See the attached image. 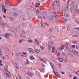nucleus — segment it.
Returning <instances> with one entry per match:
<instances>
[{
	"instance_id": "obj_24",
	"label": "nucleus",
	"mask_w": 79,
	"mask_h": 79,
	"mask_svg": "<svg viewBox=\"0 0 79 79\" xmlns=\"http://www.w3.org/2000/svg\"><path fill=\"white\" fill-rule=\"evenodd\" d=\"M74 37H79V35L77 34H76L75 35H73Z\"/></svg>"
},
{
	"instance_id": "obj_57",
	"label": "nucleus",
	"mask_w": 79,
	"mask_h": 79,
	"mask_svg": "<svg viewBox=\"0 0 79 79\" xmlns=\"http://www.w3.org/2000/svg\"><path fill=\"white\" fill-rule=\"evenodd\" d=\"M40 48L41 49H44V47L42 46H40Z\"/></svg>"
},
{
	"instance_id": "obj_44",
	"label": "nucleus",
	"mask_w": 79,
	"mask_h": 79,
	"mask_svg": "<svg viewBox=\"0 0 79 79\" xmlns=\"http://www.w3.org/2000/svg\"><path fill=\"white\" fill-rule=\"evenodd\" d=\"M76 23L77 24H79V20H76Z\"/></svg>"
},
{
	"instance_id": "obj_25",
	"label": "nucleus",
	"mask_w": 79,
	"mask_h": 79,
	"mask_svg": "<svg viewBox=\"0 0 79 79\" xmlns=\"http://www.w3.org/2000/svg\"><path fill=\"white\" fill-rule=\"evenodd\" d=\"M75 12L76 13H79V10L77 9H76L75 10Z\"/></svg>"
},
{
	"instance_id": "obj_39",
	"label": "nucleus",
	"mask_w": 79,
	"mask_h": 79,
	"mask_svg": "<svg viewBox=\"0 0 79 79\" xmlns=\"http://www.w3.org/2000/svg\"><path fill=\"white\" fill-rule=\"evenodd\" d=\"M72 47H73V48H75V47H76V45H73L72 46Z\"/></svg>"
},
{
	"instance_id": "obj_19",
	"label": "nucleus",
	"mask_w": 79,
	"mask_h": 79,
	"mask_svg": "<svg viewBox=\"0 0 79 79\" xmlns=\"http://www.w3.org/2000/svg\"><path fill=\"white\" fill-rule=\"evenodd\" d=\"M66 48H68V43H66L65 44Z\"/></svg>"
},
{
	"instance_id": "obj_14",
	"label": "nucleus",
	"mask_w": 79,
	"mask_h": 79,
	"mask_svg": "<svg viewBox=\"0 0 79 79\" xmlns=\"http://www.w3.org/2000/svg\"><path fill=\"white\" fill-rule=\"evenodd\" d=\"M43 17H44L46 15V12H43L42 13Z\"/></svg>"
},
{
	"instance_id": "obj_64",
	"label": "nucleus",
	"mask_w": 79,
	"mask_h": 79,
	"mask_svg": "<svg viewBox=\"0 0 79 79\" xmlns=\"http://www.w3.org/2000/svg\"><path fill=\"white\" fill-rule=\"evenodd\" d=\"M8 4H9V5H10V6H11V3L8 2Z\"/></svg>"
},
{
	"instance_id": "obj_11",
	"label": "nucleus",
	"mask_w": 79,
	"mask_h": 79,
	"mask_svg": "<svg viewBox=\"0 0 79 79\" xmlns=\"http://www.w3.org/2000/svg\"><path fill=\"white\" fill-rule=\"evenodd\" d=\"M9 35H10V33L6 34L4 36L6 38H8V37L9 36Z\"/></svg>"
},
{
	"instance_id": "obj_2",
	"label": "nucleus",
	"mask_w": 79,
	"mask_h": 79,
	"mask_svg": "<svg viewBox=\"0 0 79 79\" xmlns=\"http://www.w3.org/2000/svg\"><path fill=\"white\" fill-rule=\"evenodd\" d=\"M54 5L58 7V8L59 10H60V8L61 7V6L60 4V3L59 2V0H55L54 1Z\"/></svg>"
},
{
	"instance_id": "obj_4",
	"label": "nucleus",
	"mask_w": 79,
	"mask_h": 79,
	"mask_svg": "<svg viewBox=\"0 0 79 79\" xmlns=\"http://www.w3.org/2000/svg\"><path fill=\"white\" fill-rule=\"evenodd\" d=\"M27 74L29 77H32L34 75V73L30 72H27Z\"/></svg>"
},
{
	"instance_id": "obj_7",
	"label": "nucleus",
	"mask_w": 79,
	"mask_h": 79,
	"mask_svg": "<svg viewBox=\"0 0 79 79\" xmlns=\"http://www.w3.org/2000/svg\"><path fill=\"white\" fill-rule=\"evenodd\" d=\"M48 19L50 21H52V19H53V16L52 15H49L48 16Z\"/></svg>"
},
{
	"instance_id": "obj_10",
	"label": "nucleus",
	"mask_w": 79,
	"mask_h": 79,
	"mask_svg": "<svg viewBox=\"0 0 79 79\" xmlns=\"http://www.w3.org/2000/svg\"><path fill=\"white\" fill-rule=\"evenodd\" d=\"M13 15H14V16H15V17H18L19 15L18 13H16L15 12H13Z\"/></svg>"
},
{
	"instance_id": "obj_35",
	"label": "nucleus",
	"mask_w": 79,
	"mask_h": 79,
	"mask_svg": "<svg viewBox=\"0 0 79 79\" xmlns=\"http://www.w3.org/2000/svg\"><path fill=\"white\" fill-rule=\"evenodd\" d=\"M64 16H65V17H69V15H68L67 14H65L64 15Z\"/></svg>"
},
{
	"instance_id": "obj_15",
	"label": "nucleus",
	"mask_w": 79,
	"mask_h": 79,
	"mask_svg": "<svg viewBox=\"0 0 79 79\" xmlns=\"http://www.w3.org/2000/svg\"><path fill=\"white\" fill-rule=\"evenodd\" d=\"M0 26L2 28H4V27L5 26V23H2V24H0Z\"/></svg>"
},
{
	"instance_id": "obj_62",
	"label": "nucleus",
	"mask_w": 79,
	"mask_h": 79,
	"mask_svg": "<svg viewBox=\"0 0 79 79\" xmlns=\"http://www.w3.org/2000/svg\"><path fill=\"white\" fill-rule=\"evenodd\" d=\"M14 29L16 31H17V30H18V29H16V28H14Z\"/></svg>"
},
{
	"instance_id": "obj_52",
	"label": "nucleus",
	"mask_w": 79,
	"mask_h": 79,
	"mask_svg": "<svg viewBox=\"0 0 79 79\" xmlns=\"http://www.w3.org/2000/svg\"><path fill=\"white\" fill-rule=\"evenodd\" d=\"M2 58L3 60H5V57H4V56H2Z\"/></svg>"
},
{
	"instance_id": "obj_34",
	"label": "nucleus",
	"mask_w": 79,
	"mask_h": 79,
	"mask_svg": "<svg viewBox=\"0 0 79 79\" xmlns=\"http://www.w3.org/2000/svg\"><path fill=\"white\" fill-rule=\"evenodd\" d=\"M55 57H52V61H55Z\"/></svg>"
},
{
	"instance_id": "obj_31",
	"label": "nucleus",
	"mask_w": 79,
	"mask_h": 79,
	"mask_svg": "<svg viewBox=\"0 0 79 79\" xmlns=\"http://www.w3.org/2000/svg\"><path fill=\"white\" fill-rule=\"evenodd\" d=\"M55 49V47H52V52L53 53L54 52V50Z\"/></svg>"
},
{
	"instance_id": "obj_55",
	"label": "nucleus",
	"mask_w": 79,
	"mask_h": 79,
	"mask_svg": "<svg viewBox=\"0 0 79 79\" xmlns=\"http://www.w3.org/2000/svg\"><path fill=\"white\" fill-rule=\"evenodd\" d=\"M16 69H19V68H18V66H16Z\"/></svg>"
},
{
	"instance_id": "obj_32",
	"label": "nucleus",
	"mask_w": 79,
	"mask_h": 79,
	"mask_svg": "<svg viewBox=\"0 0 79 79\" xmlns=\"http://www.w3.org/2000/svg\"><path fill=\"white\" fill-rule=\"evenodd\" d=\"M22 54H23V55H24V56H23L24 57H26V53H25L24 52H23V53H22Z\"/></svg>"
},
{
	"instance_id": "obj_36",
	"label": "nucleus",
	"mask_w": 79,
	"mask_h": 79,
	"mask_svg": "<svg viewBox=\"0 0 79 79\" xmlns=\"http://www.w3.org/2000/svg\"><path fill=\"white\" fill-rule=\"evenodd\" d=\"M13 10H14V11H17V8L15 7L13 8Z\"/></svg>"
},
{
	"instance_id": "obj_23",
	"label": "nucleus",
	"mask_w": 79,
	"mask_h": 79,
	"mask_svg": "<svg viewBox=\"0 0 79 79\" xmlns=\"http://www.w3.org/2000/svg\"><path fill=\"white\" fill-rule=\"evenodd\" d=\"M48 46L49 50H50V49H51V48H52V46H51V45H50V44H48Z\"/></svg>"
},
{
	"instance_id": "obj_38",
	"label": "nucleus",
	"mask_w": 79,
	"mask_h": 79,
	"mask_svg": "<svg viewBox=\"0 0 79 79\" xmlns=\"http://www.w3.org/2000/svg\"><path fill=\"white\" fill-rule=\"evenodd\" d=\"M22 34H24L25 33V31H24V30H22Z\"/></svg>"
},
{
	"instance_id": "obj_58",
	"label": "nucleus",
	"mask_w": 79,
	"mask_h": 79,
	"mask_svg": "<svg viewBox=\"0 0 79 79\" xmlns=\"http://www.w3.org/2000/svg\"><path fill=\"white\" fill-rule=\"evenodd\" d=\"M19 77L20 79H21V76H20L19 75Z\"/></svg>"
},
{
	"instance_id": "obj_12",
	"label": "nucleus",
	"mask_w": 79,
	"mask_h": 79,
	"mask_svg": "<svg viewBox=\"0 0 79 79\" xmlns=\"http://www.w3.org/2000/svg\"><path fill=\"white\" fill-rule=\"evenodd\" d=\"M64 48V45H63L59 48V50H63Z\"/></svg>"
},
{
	"instance_id": "obj_28",
	"label": "nucleus",
	"mask_w": 79,
	"mask_h": 79,
	"mask_svg": "<svg viewBox=\"0 0 79 79\" xmlns=\"http://www.w3.org/2000/svg\"><path fill=\"white\" fill-rule=\"evenodd\" d=\"M62 18H63V19L64 21H65V22H66L68 21V19H66L64 18L63 17H62Z\"/></svg>"
},
{
	"instance_id": "obj_18",
	"label": "nucleus",
	"mask_w": 79,
	"mask_h": 79,
	"mask_svg": "<svg viewBox=\"0 0 79 79\" xmlns=\"http://www.w3.org/2000/svg\"><path fill=\"white\" fill-rule=\"evenodd\" d=\"M40 24L41 27H43V28H45V26L44 25H43L42 23H40Z\"/></svg>"
},
{
	"instance_id": "obj_29",
	"label": "nucleus",
	"mask_w": 79,
	"mask_h": 79,
	"mask_svg": "<svg viewBox=\"0 0 79 79\" xmlns=\"http://www.w3.org/2000/svg\"><path fill=\"white\" fill-rule=\"evenodd\" d=\"M40 71L41 73H44V69H41L40 70Z\"/></svg>"
},
{
	"instance_id": "obj_30",
	"label": "nucleus",
	"mask_w": 79,
	"mask_h": 79,
	"mask_svg": "<svg viewBox=\"0 0 79 79\" xmlns=\"http://www.w3.org/2000/svg\"><path fill=\"white\" fill-rule=\"evenodd\" d=\"M30 59H35V58H34V56H30Z\"/></svg>"
},
{
	"instance_id": "obj_5",
	"label": "nucleus",
	"mask_w": 79,
	"mask_h": 79,
	"mask_svg": "<svg viewBox=\"0 0 79 79\" xmlns=\"http://www.w3.org/2000/svg\"><path fill=\"white\" fill-rule=\"evenodd\" d=\"M71 4L73 6H75V7H77L78 5L76 3L74 2V1H72Z\"/></svg>"
},
{
	"instance_id": "obj_33",
	"label": "nucleus",
	"mask_w": 79,
	"mask_h": 79,
	"mask_svg": "<svg viewBox=\"0 0 79 79\" xmlns=\"http://www.w3.org/2000/svg\"><path fill=\"white\" fill-rule=\"evenodd\" d=\"M74 53L76 55H77L78 54V52H77V51H75Z\"/></svg>"
},
{
	"instance_id": "obj_6",
	"label": "nucleus",
	"mask_w": 79,
	"mask_h": 79,
	"mask_svg": "<svg viewBox=\"0 0 79 79\" xmlns=\"http://www.w3.org/2000/svg\"><path fill=\"white\" fill-rule=\"evenodd\" d=\"M27 50L29 52H30V54L31 53H35L34 51L33 50V49L31 48H28Z\"/></svg>"
},
{
	"instance_id": "obj_56",
	"label": "nucleus",
	"mask_w": 79,
	"mask_h": 79,
	"mask_svg": "<svg viewBox=\"0 0 79 79\" xmlns=\"http://www.w3.org/2000/svg\"><path fill=\"white\" fill-rule=\"evenodd\" d=\"M38 18L39 19H42V17H40V16L39 17H38Z\"/></svg>"
},
{
	"instance_id": "obj_54",
	"label": "nucleus",
	"mask_w": 79,
	"mask_h": 79,
	"mask_svg": "<svg viewBox=\"0 0 79 79\" xmlns=\"http://www.w3.org/2000/svg\"><path fill=\"white\" fill-rule=\"evenodd\" d=\"M60 56V53H58L57 54V56Z\"/></svg>"
},
{
	"instance_id": "obj_45",
	"label": "nucleus",
	"mask_w": 79,
	"mask_h": 79,
	"mask_svg": "<svg viewBox=\"0 0 79 79\" xmlns=\"http://www.w3.org/2000/svg\"><path fill=\"white\" fill-rule=\"evenodd\" d=\"M28 42L30 43H31V42H32V41L31 40H28Z\"/></svg>"
},
{
	"instance_id": "obj_48",
	"label": "nucleus",
	"mask_w": 79,
	"mask_h": 79,
	"mask_svg": "<svg viewBox=\"0 0 79 79\" xmlns=\"http://www.w3.org/2000/svg\"><path fill=\"white\" fill-rule=\"evenodd\" d=\"M35 42H36V43H37V42H38V40H37L35 39Z\"/></svg>"
},
{
	"instance_id": "obj_40",
	"label": "nucleus",
	"mask_w": 79,
	"mask_h": 79,
	"mask_svg": "<svg viewBox=\"0 0 79 79\" xmlns=\"http://www.w3.org/2000/svg\"><path fill=\"white\" fill-rule=\"evenodd\" d=\"M22 26H25V24L24 23H22Z\"/></svg>"
},
{
	"instance_id": "obj_8",
	"label": "nucleus",
	"mask_w": 79,
	"mask_h": 79,
	"mask_svg": "<svg viewBox=\"0 0 79 79\" xmlns=\"http://www.w3.org/2000/svg\"><path fill=\"white\" fill-rule=\"evenodd\" d=\"M53 72L54 74H55L56 76H57V77L59 78L60 77V75H59V74H58V73L55 72L54 70H53Z\"/></svg>"
},
{
	"instance_id": "obj_51",
	"label": "nucleus",
	"mask_w": 79,
	"mask_h": 79,
	"mask_svg": "<svg viewBox=\"0 0 79 79\" xmlns=\"http://www.w3.org/2000/svg\"><path fill=\"white\" fill-rule=\"evenodd\" d=\"M64 61H65V62H67V61H68V60H67V59L65 58L64 59Z\"/></svg>"
},
{
	"instance_id": "obj_21",
	"label": "nucleus",
	"mask_w": 79,
	"mask_h": 79,
	"mask_svg": "<svg viewBox=\"0 0 79 79\" xmlns=\"http://www.w3.org/2000/svg\"><path fill=\"white\" fill-rule=\"evenodd\" d=\"M75 74H77V75H78V76L79 75V71L78 70L77 72L75 73Z\"/></svg>"
},
{
	"instance_id": "obj_63",
	"label": "nucleus",
	"mask_w": 79,
	"mask_h": 79,
	"mask_svg": "<svg viewBox=\"0 0 79 79\" xmlns=\"http://www.w3.org/2000/svg\"><path fill=\"white\" fill-rule=\"evenodd\" d=\"M20 25H19L18 26V28H20Z\"/></svg>"
},
{
	"instance_id": "obj_60",
	"label": "nucleus",
	"mask_w": 79,
	"mask_h": 79,
	"mask_svg": "<svg viewBox=\"0 0 79 79\" xmlns=\"http://www.w3.org/2000/svg\"><path fill=\"white\" fill-rule=\"evenodd\" d=\"M40 13V12H39V11L37 10V13H38V14H39Z\"/></svg>"
},
{
	"instance_id": "obj_26",
	"label": "nucleus",
	"mask_w": 79,
	"mask_h": 79,
	"mask_svg": "<svg viewBox=\"0 0 79 79\" xmlns=\"http://www.w3.org/2000/svg\"><path fill=\"white\" fill-rule=\"evenodd\" d=\"M36 6V7H39L40 6V3H37L35 5Z\"/></svg>"
},
{
	"instance_id": "obj_49",
	"label": "nucleus",
	"mask_w": 79,
	"mask_h": 79,
	"mask_svg": "<svg viewBox=\"0 0 79 79\" xmlns=\"http://www.w3.org/2000/svg\"><path fill=\"white\" fill-rule=\"evenodd\" d=\"M43 59H41V58H40V61H43Z\"/></svg>"
},
{
	"instance_id": "obj_13",
	"label": "nucleus",
	"mask_w": 79,
	"mask_h": 79,
	"mask_svg": "<svg viewBox=\"0 0 79 79\" xmlns=\"http://www.w3.org/2000/svg\"><path fill=\"white\" fill-rule=\"evenodd\" d=\"M69 6V4L66 5L65 6V8L66 10H67L68 9V8Z\"/></svg>"
},
{
	"instance_id": "obj_50",
	"label": "nucleus",
	"mask_w": 79,
	"mask_h": 79,
	"mask_svg": "<svg viewBox=\"0 0 79 79\" xmlns=\"http://www.w3.org/2000/svg\"><path fill=\"white\" fill-rule=\"evenodd\" d=\"M70 27H68L67 28V30L68 31H69V30H70Z\"/></svg>"
},
{
	"instance_id": "obj_41",
	"label": "nucleus",
	"mask_w": 79,
	"mask_h": 79,
	"mask_svg": "<svg viewBox=\"0 0 79 79\" xmlns=\"http://www.w3.org/2000/svg\"><path fill=\"white\" fill-rule=\"evenodd\" d=\"M51 66L52 68V69H53V64L52 63L51 64Z\"/></svg>"
},
{
	"instance_id": "obj_9",
	"label": "nucleus",
	"mask_w": 79,
	"mask_h": 79,
	"mask_svg": "<svg viewBox=\"0 0 79 79\" xmlns=\"http://www.w3.org/2000/svg\"><path fill=\"white\" fill-rule=\"evenodd\" d=\"M53 28H50L49 29L48 31L49 33H50V34H52V33L53 32Z\"/></svg>"
},
{
	"instance_id": "obj_17",
	"label": "nucleus",
	"mask_w": 79,
	"mask_h": 79,
	"mask_svg": "<svg viewBox=\"0 0 79 79\" xmlns=\"http://www.w3.org/2000/svg\"><path fill=\"white\" fill-rule=\"evenodd\" d=\"M57 59L59 60V61H60V62H62V61H63V59H62L61 58L59 57H57Z\"/></svg>"
},
{
	"instance_id": "obj_37",
	"label": "nucleus",
	"mask_w": 79,
	"mask_h": 79,
	"mask_svg": "<svg viewBox=\"0 0 79 79\" xmlns=\"http://www.w3.org/2000/svg\"><path fill=\"white\" fill-rule=\"evenodd\" d=\"M23 39H21L20 40H19V43H21V42H22V41H23Z\"/></svg>"
},
{
	"instance_id": "obj_22",
	"label": "nucleus",
	"mask_w": 79,
	"mask_h": 79,
	"mask_svg": "<svg viewBox=\"0 0 79 79\" xmlns=\"http://www.w3.org/2000/svg\"><path fill=\"white\" fill-rule=\"evenodd\" d=\"M47 61V59H43V61H43V62H44V63H46V61Z\"/></svg>"
},
{
	"instance_id": "obj_59",
	"label": "nucleus",
	"mask_w": 79,
	"mask_h": 79,
	"mask_svg": "<svg viewBox=\"0 0 79 79\" xmlns=\"http://www.w3.org/2000/svg\"><path fill=\"white\" fill-rule=\"evenodd\" d=\"M22 0H18V1L19 2H21Z\"/></svg>"
},
{
	"instance_id": "obj_43",
	"label": "nucleus",
	"mask_w": 79,
	"mask_h": 79,
	"mask_svg": "<svg viewBox=\"0 0 79 79\" xmlns=\"http://www.w3.org/2000/svg\"><path fill=\"white\" fill-rule=\"evenodd\" d=\"M73 44H77V41H73Z\"/></svg>"
},
{
	"instance_id": "obj_46",
	"label": "nucleus",
	"mask_w": 79,
	"mask_h": 79,
	"mask_svg": "<svg viewBox=\"0 0 79 79\" xmlns=\"http://www.w3.org/2000/svg\"><path fill=\"white\" fill-rule=\"evenodd\" d=\"M77 77H73V79H77Z\"/></svg>"
},
{
	"instance_id": "obj_1",
	"label": "nucleus",
	"mask_w": 79,
	"mask_h": 79,
	"mask_svg": "<svg viewBox=\"0 0 79 79\" xmlns=\"http://www.w3.org/2000/svg\"><path fill=\"white\" fill-rule=\"evenodd\" d=\"M11 73L9 72L8 70H6L5 71V72L4 73V75L6 77L9 78V79H11Z\"/></svg>"
},
{
	"instance_id": "obj_47",
	"label": "nucleus",
	"mask_w": 79,
	"mask_h": 79,
	"mask_svg": "<svg viewBox=\"0 0 79 79\" xmlns=\"http://www.w3.org/2000/svg\"><path fill=\"white\" fill-rule=\"evenodd\" d=\"M60 73H61V74H65V73L64 72H63L62 71H61Z\"/></svg>"
},
{
	"instance_id": "obj_27",
	"label": "nucleus",
	"mask_w": 79,
	"mask_h": 79,
	"mask_svg": "<svg viewBox=\"0 0 79 79\" xmlns=\"http://www.w3.org/2000/svg\"><path fill=\"white\" fill-rule=\"evenodd\" d=\"M49 43L52 45H54V43L53 41H50Z\"/></svg>"
},
{
	"instance_id": "obj_53",
	"label": "nucleus",
	"mask_w": 79,
	"mask_h": 79,
	"mask_svg": "<svg viewBox=\"0 0 79 79\" xmlns=\"http://www.w3.org/2000/svg\"><path fill=\"white\" fill-rule=\"evenodd\" d=\"M58 66H59V67H60V66H61V64L60 63H59L58 64Z\"/></svg>"
},
{
	"instance_id": "obj_20",
	"label": "nucleus",
	"mask_w": 79,
	"mask_h": 79,
	"mask_svg": "<svg viewBox=\"0 0 79 79\" xmlns=\"http://www.w3.org/2000/svg\"><path fill=\"white\" fill-rule=\"evenodd\" d=\"M35 52L36 53H39L40 52V51L38 49H35Z\"/></svg>"
},
{
	"instance_id": "obj_3",
	"label": "nucleus",
	"mask_w": 79,
	"mask_h": 79,
	"mask_svg": "<svg viewBox=\"0 0 79 79\" xmlns=\"http://www.w3.org/2000/svg\"><path fill=\"white\" fill-rule=\"evenodd\" d=\"M2 11H4V13H6V10H7V9H5V5H6V4L5 3L3 2L2 3Z\"/></svg>"
},
{
	"instance_id": "obj_61",
	"label": "nucleus",
	"mask_w": 79,
	"mask_h": 79,
	"mask_svg": "<svg viewBox=\"0 0 79 79\" xmlns=\"http://www.w3.org/2000/svg\"><path fill=\"white\" fill-rule=\"evenodd\" d=\"M58 15H55V18H56V17H57Z\"/></svg>"
},
{
	"instance_id": "obj_16",
	"label": "nucleus",
	"mask_w": 79,
	"mask_h": 79,
	"mask_svg": "<svg viewBox=\"0 0 79 79\" xmlns=\"http://www.w3.org/2000/svg\"><path fill=\"white\" fill-rule=\"evenodd\" d=\"M25 64H29L30 63H29V61L28 60V59H26V61L25 62Z\"/></svg>"
},
{
	"instance_id": "obj_42",
	"label": "nucleus",
	"mask_w": 79,
	"mask_h": 79,
	"mask_svg": "<svg viewBox=\"0 0 79 79\" xmlns=\"http://www.w3.org/2000/svg\"><path fill=\"white\" fill-rule=\"evenodd\" d=\"M22 53H19V56H22Z\"/></svg>"
}]
</instances>
